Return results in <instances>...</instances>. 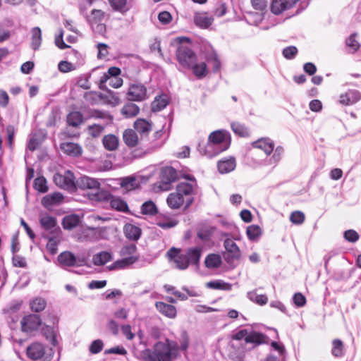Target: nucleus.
<instances>
[{"label": "nucleus", "instance_id": "nucleus-49", "mask_svg": "<svg viewBox=\"0 0 361 361\" xmlns=\"http://www.w3.org/2000/svg\"><path fill=\"white\" fill-rule=\"evenodd\" d=\"M247 298L252 302L259 305H264L267 303L268 298L266 295H259L255 290L250 291L247 293Z\"/></svg>", "mask_w": 361, "mask_h": 361}, {"label": "nucleus", "instance_id": "nucleus-63", "mask_svg": "<svg viewBox=\"0 0 361 361\" xmlns=\"http://www.w3.org/2000/svg\"><path fill=\"white\" fill-rule=\"evenodd\" d=\"M136 180L133 177H126L123 179L121 185L127 190H132L135 188Z\"/></svg>", "mask_w": 361, "mask_h": 361}, {"label": "nucleus", "instance_id": "nucleus-51", "mask_svg": "<svg viewBox=\"0 0 361 361\" xmlns=\"http://www.w3.org/2000/svg\"><path fill=\"white\" fill-rule=\"evenodd\" d=\"M141 211L145 215H154L157 213L158 209L152 201H147L142 204Z\"/></svg>", "mask_w": 361, "mask_h": 361}, {"label": "nucleus", "instance_id": "nucleus-29", "mask_svg": "<svg viewBox=\"0 0 361 361\" xmlns=\"http://www.w3.org/2000/svg\"><path fill=\"white\" fill-rule=\"evenodd\" d=\"M134 128L137 133L143 136L147 135L152 130V124L145 119L138 118L134 123Z\"/></svg>", "mask_w": 361, "mask_h": 361}, {"label": "nucleus", "instance_id": "nucleus-50", "mask_svg": "<svg viewBox=\"0 0 361 361\" xmlns=\"http://www.w3.org/2000/svg\"><path fill=\"white\" fill-rule=\"evenodd\" d=\"M221 258L216 254H210L205 259L204 264L207 268H217L221 264Z\"/></svg>", "mask_w": 361, "mask_h": 361}, {"label": "nucleus", "instance_id": "nucleus-12", "mask_svg": "<svg viewBox=\"0 0 361 361\" xmlns=\"http://www.w3.org/2000/svg\"><path fill=\"white\" fill-rule=\"evenodd\" d=\"M58 261L64 267H79L85 264L87 259L83 255L75 256L69 251H65L59 255Z\"/></svg>", "mask_w": 361, "mask_h": 361}, {"label": "nucleus", "instance_id": "nucleus-47", "mask_svg": "<svg viewBox=\"0 0 361 361\" xmlns=\"http://www.w3.org/2000/svg\"><path fill=\"white\" fill-rule=\"evenodd\" d=\"M288 8L287 0H273L271 11L273 13L279 15Z\"/></svg>", "mask_w": 361, "mask_h": 361}, {"label": "nucleus", "instance_id": "nucleus-43", "mask_svg": "<svg viewBox=\"0 0 361 361\" xmlns=\"http://www.w3.org/2000/svg\"><path fill=\"white\" fill-rule=\"evenodd\" d=\"M188 69H191L193 74L198 78H204L207 73V65L204 62L197 63L195 62Z\"/></svg>", "mask_w": 361, "mask_h": 361}, {"label": "nucleus", "instance_id": "nucleus-11", "mask_svg": "<svg viewBox=\"0 0 361 361\" xmlns=\"http://www.w3.org/2000/svg\"><path fill=\"white\" fill-rule=\"evenodd\" d=\"M178 178L177 171L171 166H166L161 169L159 175V188L160 190L167 191L171 188L173 183Z\"/></svg>", "mask_w": 361, "mask_h": 361}, {"label": "nucleus", "instance_id": "nucleus-53", "mask_svg": "<svg viewBox=\"0 0 361 361\" xmlns=\"http://www.w3.org/2000/svg\"><path fill=\"white\" fill-rule=\"evenodd\" d=\"M246 233L250 240H255L261 235V228L257 225H251L247 227Z\"/></svg>", "mask_w": 361, "mask_h": 361}, {"label": "nucleus", "instance_id": "nucleus-48", "mask_svg": "<svg viewBox=\"0 0 361 361\" xmlns=\"http://www.w3.org/2000/svg\"><path fill=\"white\" fill-rule=\"evenodd\" d=\"M231 129L235 134L240 137H248L250 135L249 129L243 124L238 122L232 123Z\"/></svg>", "mask_w": 361, "mask_h": 361}, {"label": "nucleus", "instance_id": "nucleus-4", "mask_svg": "<svg viewBox=\"0 0 361 361\" xmlns=\"http://www.w3.org/2000/svg\"><path fill=\"white\" fill-rule=\"evenodd\" d=\"M231 145L230 133L225 130L212 132L206 144H199L198 151L209 158L214 157L226 150Z\"/></svg>", "mask_w": 361, "mask_h": 361}, {"label": "nucleus", "instance_id": "nucleus-5", "mask_svg": "<svg viewBox=\"0 0 361 361\" xmlns=\"http://www.w3.org/2000/svg\"><path fill=\"white\" fill-rule=\"evenodd\" d=\"M176 40L179 43L176 51V59L180 66L188 68L195 62L197 61V56L192 50V45L188 38L179 37Z\"/></svg>", "mask_w": 361, "mask_h": 361}, {"label": "nucleus", "instance_id": "nucleus-13", "mask_svg": "<svg viewBox=\"0 0 361 361\" xmlns=\"http://www.w3.org/2000/svg\"><path fill=\"white\" fill-rule=\"evenodd\" d=\"M39 224L44 230L43 234L51 235L54 233H61V229L57 226L56 219L47 214H42L39 218Z\"/></svg>", "mask_w": 361, "mask_h": 361}, {"label": "nucleus", "instance_id": "nucleus-15", "mask_svg": "<svg viewBox=\"0 0 361 361\" xmlns=\"http://www.w3.org/2000/svg\"><path fill=\"white\" fill-rule=\"evenodd\" d=\"M77 188L82 190H92V191L87 194L89 197V194L102 191L100 190V183L97 179L86 176H81L75 181V189Z\"/></svg>", "mask_w": 361, "mask_h": 361}, {"label": "nucleus", "instance_id": "nucleus-62", "mask_svg": "<svg viewBox=\"0 0 361 361\" xmlns=\"http://www.w3.org/2000/svg\"><path fill=\"white\" fill-rule=\"evenodd\" d=\"M177 221L171 219L157 220V225L161 228L167 229L176 226Z\"/></svg>", "mask_w": 361, "mask_h": 361}, {"label": "nucleus", "instance_id": "nucleus-40", "mask_svg": "<svg viewBox=\"0 0 361 361\" xmlns=\"http://www.w3.org/2000/svg\"><path fill=\"white\" fill-rule=\"evenodd\" d=\"M112 259L111 255L107 251L100 252L93 256L92 261L94 265L102 266L111 261Z\"/></svg>", "mask_w": 361, "mask_h": 361}, {"label": "nucleus", "instance_id": "nucleus-58", "mask_svg": "<svg viewBox=\"0 0 361 361\" xmlns=\"http://www.w3.org/2000/svg\"><path fill=\"white\" fill-rule=\"evenodd\" d=\"M298 54V49L295 46H289L283 49L282 54L286 59H293Z\"/></svg>", "mask_w": 361, "mask_h": 361}, {"label": "nucleus", "instance_id": "nucleus-34", "mask_svg": "<svg viewBox=\"0 0 361 361\" xmlns=\"http://www.w3.org/2000/svg\"><path fill=\"white\" fill-rule=\"evenodd\" d=\"M80 219L78 214H70L63 217L62 225L64 229L72 230L80 223Z\"/></svg>", "mask_w": 361, "mask_h": 361}, {"label": "nucleus", "instance_id": "nucleus-19", "mask_svg": "<svg viewBox=\"0 0 361 361\" xmlns=\"http://www.w3.org/2000/svg\"><path fill=\"white\" fill-rule=\"evenodd\" d=\"M361 99V94L358 90H349L344 94H341L339 102L341 104L349 106L357 102Z\"/></svg>", "mask_w": 361, "mask_h": 361}, {"label": "nucleus", "instance_id": "nucleus-23", "mask_svg": "<svg viewBox=\"0 0 361 361\" xmlns=\"http://www.w3.org/2000/svg\"><path fill=\"white\" fill-rule=\"evenodd\" d=\"M43 238L48 240L47 249L51 254L54 255L58 250V245L61 242V233H54L51 235L43 234Z\"/></svg>", "mask_w": 361, "mask_h": 361}, {"label": "nucleus", "instance_id": "nucleus-38", "mask_svg": "<svg viewBox=\"0 0 361 361\" xmlns=\"http://www.w3.org/2000/svg\"><path fill=\"white\" fill-rule=\"evenodd\" d=\"M168 104L169 99L166 95L157 96L152 103V111L154 112L160 111Z\"/></svg>", "mask_w": 361, "mask_h": 361}, {"label": "nucleus", "instance_id": "nucleus-28", "mask_svg": "<svg viewBox=\"0 0 361 361\" xmlns=\"http://www.w3.org/2000/svg\"><path fill=\"white\" fill-rule=\"evenodd\" d=\"M235 160L233 157L226 158L219 161L217 167L221 173H227L235 169Z\"/></svg>", "mask_w": 361, "mask_h": 361}, {"label": "nucleus", "instance_id": "nucleus-39", "mask_svg": "<svg viewBox=\"0 0 361 361\" xmlns=\"http://www.w3.org/2000/svg\"><path fill=\"white\" fill-rule=\"evenodd\" d=\"M207 61L212 65L214 72H218L221 68V61L219 59L216 52L211 48V51L207 52L206 55Z\"/></svg>", "mask_w": 361, "mask_h": 361}, {"label": "nucleus", "instance_id": "nucleus-2", "mask_svg": "<svg viewBox=\"0 0 361 361\" xmlns=\"http://www.w3.org/2000/svg\"><path fill=\"white\" fill-rule=\"evenodd\" d=\"M267 337L252 329H243L233 334L229 343V357L233 361H243L245 352L267 342Z\"/></svg>", "mask_w": 361, "mask_h": 361}, {"label": "nucleus", "instance_id": "nucleus-41", "mask_svg": "<svg viewBox=\"0 0 361 361\" xmlns=\"http://www.w3.org/2000/svg\"><path fill=\"white\" fill-rule=\"evenodd\" d=\"M331 355L338 358L344 356L345 348L341 340L336 338L332 341Z\"/></svg>", "mask_w": 361, "mask_h": 361}, {"label": "nucleus", "instance_id": "nucleus-16", "mask_svg": "<svg viewBox=\"0 0 361 361\" xmlns=\"http://www.w3.org/2000/svg\"><path fill=\"white\" fill-rule=\"evenodd\" d=\"M128 98L130 101L141 102L147 98V89L140 83L133 84L128 92Z\"/></svg>", "mask_w": 361, "mask_h": 361}, {"label": "nucleus", "instance_id": "nucleus-25", "mask_svg": "<svg viewBox=\"0 0 361 361\" xmlns=\"http://www.w3.org/2000/svg\"><path fill=\"white\" fill-rule=\"evenodd\" d=\"M155 306L157 310L163 315L171 319L176 317L177 311L175 306L160 301L157 302Z\"/></svg>", "mask_w": 361, "mask_h": 361}, {"label": "nucleus", "instance_id": "nucleus-64", "mask_svg": "<svg viewBox=\"0 0 361 361\" xmlns=\"http://www.w3.org/2000/svg\"><path fill=\"white\" fill-rule=\"evenodd\" d=\"M344 238L349 242L355 243L359 239V235L354 230H348L344 232Z\"/></svg>", "mask_w": 361, "mask_h": 361}, {"label": "nucleus", "instance_id": "nucleus-31", "mask_svg": "<svg viewBox=\"0 0 361 361\" xmlns=\"http://www.w3.org/2000/svg\"><path fill=\"white\" fill-rule=\"evenodd\" d=\"M123 139L126 145L130 147H135L139 142L136 132L132 129H127L123 132Z\"/></svg>", "mask_w": 361, "mask_h": 361}, {"label": "nucleus", "instance_id": "nucleus-42", "mask_svg": "<svg viewBox=\"0 0 361 361\" xmlns=\"http://www.w3.org/2000/svg\"><path fill=\"white\" fill-rule=\"evenodd\" d=\"M47 301L42 297H35L30 301V307L32 312H39L45 309Z\"/></svg>", "mask_w": 361, "mask_h": 361}, {"label": "nucleus", "instance_id": "nucleus-18", "mask_svg": "<svg viewBox=\"0 0 361 361\" xmlns=\"http://www.w3.org/2000/svg\"><path fill=\"white\" fill-rule=\"evenodd\" d=\"M42 325V320L39 315L30 314L24 317V332L32 333L38 330Z\"/></svg>", "mask_w": 361, "mask_h": 361}, {"label": "nucleus", "instance_id": "nucleus-57", "mask_svg": "<svg viewBox=\"0 0 361 361\" xmlns=\"http://www.w3.org/2000/svg\"><path fill=\"white\" fill-rule=\"evenodd\" d=\"M104 130V127L99 124H93L87 127V133L92 137H98Z\"/></svg>", "mask_w": 361, "mask_h": 361}, {"label": "nucleus", "instance_id": "nucleus-37", "mask_svg": "<svg viewBox=\"0 0 361 361\" xmlns=\"http://www.w3.org/2000/svg\"><path fill=\"white\" fill-rule=\"evenodd\" d=\"M121 112L126 118H132L139 114L140 108L135 104L128 102L123 106Z\"/></svg>", "mask_w": 361, "mask_h": 361}, {"label": "nucleus", "instance_id": "nucleus-55", "mask_svg": "<svg viewBox=\"0 0 361 361\" xmlns=\"http://www.w3.org/2000/svg\"><path fill=\"white\" fill-rule=\"evenodd\" d=\"M357 35L355 33L351 35L347 39H346V45L348 48L350 49V51L352 53L355 52L358 50L360 48V44L356 39Z\"/></svg>", "mask_w": 361, "mask_h": 361}, {"label": "nucleus", "instance_id": "nucleus-3", "mask_svg": "<svg viewBox=\"0 0 361 361\" xmlns=\"http://www.w3.org/2000/svg\"><path fill=\"white\" fill-rule=\"evenodd\" d=\"M21 306V301L14 300L10 303L7 308H4L3 312L4 314H8L9 317L8 323L11 331V340H12L13 343V350L17 356L20 360H23V357L20 355V348H18L16 346L18 344L19 347H20L23 343V339L17 336L20 332L23 331V317L20 314H18Z\"/></svg>", "mask_w": 361, "mask_h": 361}, {"label": "nucleus", "instance_id": "nucleus-60", "mask_svg": "<svg viewBox=\"0 0 361 361\" xmlns=\"http://www.w3.org/2000/svg\"><path fill=\"white\" fill-rule=\"evenodd\" d=\"M104 16V13L102 11L93 9L87 20L91 23L100 22L103 19Z\"/></svg>", "mask_w": 361, "mask_h": 361}, {"label": "nucleus", "instance_id": "nucleus-10", "mask_svg": "<svg viewBox=\"0 0 361 361\" xmlns=\"http://www.w3.org/2000/svg\"><path fill=\"white\" fill-rule=\"evenodd\" d=\"M54 183L59 188L68 191L75 190V178L73 173L70 170H66L61 173H56L53 176Z\"/></svg>", "mask_w": 361, "mask_h": 361}, {"label": "nucleus", "instance_id": "nucleus-22", "mask_svg": "<svg viewBox=\"0 0 361 361\" xmlns=\"http://www.w3.org/2000/svg\"><path fill=\"white\" fill-rule=\"evenodd\" d=\"M252 146L263 150L267 155H269L274 151V142L270 138L263 137L254 142Z\"/></svg>", "mask_w": 361, "mask_h": 361}, {"label": "nucleus", "instance_id": "nucleus-7", "mask_svg": "<svg viewBox=\"0 0 361 361\" xmlns=\"http://www.w3.org/2000/svg\"><path fill=\"white\" fill-rule=\"evenodd\" d=\"M185 178L190 180V183L180 182L177 185L176 192L185 200V207H190L194 202L193 195L199 194V187L195 178L193 176L188 175Z\"/></svg>", "mask_w": 361, "mask_h": 361}, {"label": "nucleus", "instance_id": "nucleus-54", "mask_svg": "<svg viewBox=\"0 0 361 361\" xmlns=\"http://www.w3.org/2000/svg\"><path fill=\"white\" fill-rule=\"evenodd\" d=\"M35 188L40 192H46L48 190L47 182L44 177H38L34 181Z\"/></svg>", "mask_w": 361, "mask_h": 361}, {"label": "nucleus", "instance_id": "nucleus-35", "mask_svg": "<svg viewBox=\"0 0 361 361\" xmlns=\"http://www.w3.org/2000/svg\"><path fill=\"white\" fill-rule=\"evenodd\" d=\"M109 3L114 10L122 13L129 11L131 7V0H109Z\"/></svg>", "mask_w": 361, "mask_h": 361}, {"label": "nucleus", "instance_id": "nucleus-1", "mask_svg": "<svg viewBox=\"0 0 361 361\" xmlns=\"http://www.w3.org/2000/svg\"><path fill=\"white\" fill-rule=\"evenodd\" d=\"M190 344L188 333L182 330L177 341L165 338L156 342L152 349L145 348L138 352L144 361H173L180 356V352L187 351Z\"/></svg>", "mask_w": 361, "mask_h": 361}, {"label": "nucleus", "instance_id": "nucleus-26", "mask_svg": "<svg viewBox=\"0 0 361 361\" xmlns=\"http://www.w3.org/2000/svg\"><path fill=\"white\" fill-rule=\"evenodd\" d=\"M45 134L42 130L34 132L29 138L27 148L34 151L37 149L44 140Z\"/></svg>", "mask_w": 361, "mask_h": 361}, {"label": "nucleus", "instance_id": "nucleus-32", "mask_svg": "<svg viewBox=\"0 0 361 361\" xmlns=\"http://www.w3.org/2000/svg\"><path fill=\"white\" fill-rule=\"evenodd\" d=\"M166 202L170 208L176 209L180 208L183 204L185 200L180 195V193L176 191L169 194Z\"/></svg>", "mask_w": 361, "mask_h": 361}, {"label": "nucleus", "instance_id": "nucleus-24", "mask_svg": "<svg viewBox=\"0 0 361 361\" xmlns=\"http://www.w3.org/2000/svg\"><path fill=\"white\" fill-rule=\"evenodd\" d=\"M214 18L207 13H196L194 16L195 25L201 28H208L213 23Z\"/></svg>", "mask_w": 361, "mask_h": 361}, {"label": "nucleus", "instance_id": "nucleus-6", "mask_svg": "<svg viewBox=\"0 0 361 361\" xmlns=\"http://www.w3.org/2000/svg\"><path fill=\"white\" fill-rule=\"evenodd\" d=\"M137 247L135 244H126L120 250L121 259L116 261L109 269H124L136 262L139 257L136 255Z\"/></svg>", "mask_w": 361, "mask_h": 361}, {"label": "nucleus", "instance_id": "nucleus-36", "mask_svg": "<svg viewBox=\"0 0 361 361\" xmlns=\"http://www.w3.org/2000/svg\"><path fill=\"white\" fill-rule=\"evenodd\" d=\"M42 43V31L39 27H35L31 30L30 47L33 50H37Z\"/></svg>", "mask_w": 361, "mask_h": 361}, {"label": "nucleus", "instance_id": "nucleus-17", "mask_svg": "<svg viewBox=\"0 0 361 361\" xmlns=\"http://www.w3.org/2000/svg\"><path fill=\"white\" fill-rule=\"evenodd\" d=\"M64 197L59 192L48 194L42 197V204L47 209L51 210L54 207L60 205L63 202Z\"/></svg>", "mask_w": 361, "mask_h": 361}, {"label": "nucleus", "instance_id": "nucleus-33", "mask_svg": "<svg viewBox=\"0 0 361 361\" xmlns=\"http://www.w3.org/2000/svg\"><path fill=\"white\" fill-rule=\"evenodd\" d=\"M102 143L106 149L114 151L118 148L119 140L117 136L113 134H109L103 137Z\"/></svg>", "mask_w": 361, "mask_h": 361}, {"label": "nucleus", "instance_id": "nucleus-14", "mask_svg": "<svg viewBox=\"0 0 361 361\" xmlns=\"http://www.w3.org/2000/svg\"><path fill=\"white\" fill-rule=\"evenodd\" d=\"M221 237H224V247L227 252L228 258L232 260H238L241 257V251L236 243L229 238L228 233H221Z\"/></svg>", "mask_w": 361, "mask_h": 361}, {"label": "nucleus", "instance_id": "nucleus-30", "mask_svg": "<svg viewBox=\"0 0 361 361\" xmlns=\"http://www.w3.org/2000/svg\"><path fill=\"white\" fill-rule=\"evenodd\" d=\"M202 255L200 247L190 248L185 254L189 264L198 265Z\"/></svg>", "mask_w": 361, "mask_h": 361}, {"label": "nucleus", "instance_id": "nucleus-21", "mask_svg": "<svg viewBox=\"0 0 361 361\" xmlns=\"http://www.w3.org/2000/svg\"><path fill=\"white\" fill-rule=\"evenodd\" d=\"M19 231L16 232L11 239V252L13 254L12 262L15 267H23V258L20 256L15 255L19 251L20 244L18 241Z\"/></svg>", "mask_w": 361, "mask_h": 361}, {"label": "nucleus", "instance_id": "nucleus-59", "mask_svg": "<svg viewBox=\"0 0 361 361\" xmlns=\"http://www.w3.org/2000/svg\"><path fill=\"white\" fill-rule=\"evenodd\" d=\"M274 154L269 159L271 164H276L282 158L284 149L282 147L278 146L275 149H274Z\"/></svg>", "mask_w": 361, "mask_h": 361}, {"label": "nucleus", "instance_id": "nucleus-44", "mask_svg": "<svg viewBox=\"0 0 361 361\" xmlns=\"http://www.w3.org/2000/svg\"><path fill=\"white\" fill-rule=\"evenodd\" d=\"M42 335L49 341L52 345L56 346L57 341L56 338V332L53 327L44 325L41 329Z\"/></svg>", "mask_w": 361, "mask_h": 361}, {"label": "nucleus", "instance_id": "nucleus-61", "mask_svg": "<svg viewBox=\"0 0 361 361\" xmlns=\"http://www.w3.org/2000/svg\"><path fill=\"white\" fill-rule=\"evenodd\" d=\"M103 347V341L100 339H97L91 343L89 348V350L92 354H97L102 350Z\"/></svg>", "mask_w": 361, "mask_h": 361}, {"label": "nucleus", "instance_id": "nucleus-8", "mask_svg": "<svg viewBox=\"0 0 361 361\" xmlns=\"http://www.w3.org/2000/svg\"><path fill=\"white\" fill-rule=\"evenodd\" d=\"M90 200L92 201H106L109 202L112 209L126 212L128 210V207L126 201L119 197L114 196L107 191H99L94 193H90Z\"/></svg>", "mask_w": 361, "mask_h": 361}, {"label": "nucleus", "instance_id": "nucleus-46", "mask_svg": "<svg viewBox=\"0 0 361 361\" xmlns=\"http://www.w3.org/2000/svg\"><path fill=\"white\" fill-rule=\"evenodd\" d=\"M83 121V116L79 111L71 112L67 116V123L69 126L73 127H78Z\"/></svg>", "mask_w": 361, "mask_h": 361}, {"label": "nucleus", "instance_id": "nucleus-56", "mask_svg": "<svg viewBox=\"0 0 361 361\" xmlns=\"http://www.w3.org/2000/svg\"><path fill=\"white\" fill-rule=\"evenodd\" d=\"M305 216L303 212L295 211L290 214V221L297 225L302 224L305 221Z\"/></svg>", "mask_w": 361, "mask_h": 361}, {"label": "nucleus", "instance_id": "nucleus-45", "mask_svg": "<svg viewBox=\"0 0 361 361\" xmlns=\"http://www.w3.org/2000/svg\"><path fill=\"white\" fill-rule=\"evenodd\" d=\"M206 286L214 290H231L232 285L222 280H214L207 283Z\"/></svg>", "mask_w": 361, "mask_h": 361}, {"label": "nucleus", "instance_id": "nucleus-20", "mask_svg": "<svg viewBox=\"0 0 361 361\" xmlns=\"http://www.w3.org/2000/svg\"><path fill=\"white\" fill-rule=\"evenodd\" d=\"M60 148L64 154L73 157H79L82 153L81 146L71 142H62L60 145Z\"/></svg>", "mask_w": 361, "mask_h": 361}, {"label": "nucleus", "instance_id": "nucleus-27", "mask_svg": "<svg viewBox=\"0 0 361 361\" xmlns=\"http://www.w3.org/2000/svg\"><path fill=\"white\" fill-rule=\"evenodd\" d=\"M123 233L128 239L137 241L140 238L142 231L138 226L127 224L123 227Z\"/></svg>", "mask_w": 361, "mask_h": 361}, {"label": "nucleus", "instance_id": "nucleus-52", "mask_svg": "<svg viewBox=\"0 0 361 361\" xmlns=\"http://www.w3.org/2000/svg\"><path fill=\"white\" fill-rule=\"evenodd\" d=\"M172 263L176 268L180 270L186 269L189 266L185 254L179 255L178 257H175V260L173 261Z\"/></svg>", "mask_w": 361, "mask_h": 361}, {"label": "nucleus", "instance_id": "nucleus-9", "mask_svg": "<svg viewBox=\"0 0 361 361\" xmlns=\"http://www.w3.org/2000/svg\"><path fill=\"white\" fill-rule=\"evenodd\" d=\"M26 354L32 360L51 361L54 355V351L52 348H50L46 352L43 344L35 342L27 348Z\"/></svg>", "mask_w": 361, "mask_h": 361}]
</instances>
